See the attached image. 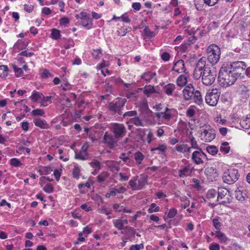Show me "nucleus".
Masks as SVG:
<instances>
[{"mask_svg":"<svg viewBox=\"0 0 250 250\" xmlns=\"http://www.w3.org/2000/svg\"><path fill=\"white\" fill-rule=\"evenodd\" d=\"M239 76L229 68V65H224L220 69L218 79L223 86H229L234 83Z\"/></svg>","mask_w":250,"mask_h":250,"instance_id":"f257e3e1","label":"nucleus"},{"mask_svg":"<svg viewBox=\"0 0 250 250\" xmlns=\"http://www.w3.org/2000/svg\"><path fill=\"white\" fill-rule=\"evenodd\" d=\"M208 61L212 64L217 63L220 60V49L215 44L210 45L207 49Z\"/></svg>","mask_w":250,"mask_h":250,"instance_id":"f03ea898","label":"nucleus"},{"mask_svg":"<svg viewBox=\"0 0 250 250\" xmlns=\"http://www.w3.org/2000/svg\"><path fill=\"white\" fill-rule=\"evenodd\" d=\"M238 170L230 168L225 171L222 177L223 182L227 184L231 185L235 183L239 178Z\"/></svg>","mask_w":250,"mask_h":250,"instance_id":"7ed1b4c3","label":"nucleus"},{"mask_svg":"<svg viewBox=\"0 0 250 250\" xmlns=\"http://www.w3.org/2000/svg\"><path fill=\"white\" fill-rule=\"evenodd\" d=\"M216 76V71L211 70L210 68H206L204 69L202 74V81L203 83L206 85L212 84Z\"/></svg>","mask_w":250,"mask_h":250,"instance_id":"20e7f679","label":"nucleus"},{"mask_svg":"<svg viewBox=\"0 0 250 250\" xmlns=\"http://www.w3.org/2000/svg\"><path fill=\"white\" fill-rule=\"evenodd\" d=\"M220 93L216 89L208 91L205 97L206 103L210 106H215L217 104Z\"/></svg>","mask_w":250,"mask_h":250,"instance_id":"39448f33","label":"nucleus"},{"mask_svg":"<svg viewBox=\"0 0 250 250\" xmlns=\"http://www.w3.org/2000/svg\"><path fill=\"white\" fill-rule=\"evenodd\" d=\"M111 129L116 138L123 137L126 134V129L122 124L113 123L111 125Z\"/></svg>","mask_w":250,"mask_h":250,"instance_id":"423d86ee","label":"nucleus"},{"mask_svg":"<svg viewBox=\"0 0 250 250\" xmlns=\"http://www.w3.org/2000/svg\"><path fill=\"white\" fill-rule=\"evenodd\" d=\"M229 68L232 71L236 73L239 77H241L242 74H244L245 70L246 68V65L244 62H233L230 65H229Z\"/></svg>","mask_w":250,"mask_h":250,"instance_id":"0eeeda50","label":"nucleus"},{"mask_svg":"<svg viewBox=\"0 0 250 250\" xmlns=\"http://www.w3.org/2000/svg\"><path fill=\"white\" fill-rule=\"evenodd\" d=\"M118 138L113 136L107 132L105 133L103 138V143L110 149H112L118 146Z\"/></svg>","mask_w":250,"mask_h":250,"instance_id":"6e6552de","label":"nucleus"},{"mask_svg":"<svg viewBox=\"0 0 250 250\" xmlns=\"http://www.w3.org/2000/svg\"><path fill=\"white\" fill-rule=\"evenodd\" d=\"M126 100L125 99H119L115 102H112L109 104L108 108L110 110L120 113L122 108L125 105Z\"/></svg>","mask_w":250,"mask_h":250,"instance_id":"1a4fd4ad","label":"nucleus"},{"mask_svg":"<svg viewBox=\"0 0 250 250\" xmlns=\"http://www.w3.org/2000/svg\"><path fill=\"white\" fill-rule=\"evenodd\" d=\"M215 137V131L211 128L205 129L201 133V139L206 142H211Z\"/></svg>","mask_w":250,"mask_h":250,"instance_id":"9d476101","label":"nucleus"},{"mask_svg":"<svg viewBox=\"0 0 250 250\" xmlns=\"http://www.w3.org/2000/svg\"><path fill=\"white\" fill-rule=\"evenodd\" d=\"M196 91L192 84L187 85L183 90L184 99L188 101L192 99Z\"/></svg>","mask_w":250,"mask_h":250,"instance_id":"9b49d317","label":"nucleus"},{"mask_svg":"<svg viewBox=\"0 0 250 250\" xmlns=\"http://www.w3.org/2000/svg\"><path fill=\"white\" fill-rule=\"evenodd\" d=\"M206 155L199 149L195 151L192 155V160L196 164H200L203 163V159H205Z\"/></svg>","mask_w":250,"mask_h":250,"instance_id":"f8f14e48","label":"nucleus"},{"mask_svg":"<svg viewBox=\"0 0 250 250\" xmlns=\"http://www.w3.org/2000/svg\"><path fill=\"white\" fill-rule=\"evenodd\" d=\"M88 146L85 144L83 146L81 150L75 154V158L81 160H85L88 158V154L87 152Z\"/></svg>","mask_w":250,"mask_h":250,"instance_id":"ddd939ff","label":"nucleus"},{"mask_svg":"<svg viewBox=\"0 0 250 250\" xmlns=\"http://www.w3.org/2000/svg\"><path fill=\"white\" fill-rule=\"evenodd\" d=\"M185 71L184 62L182 60L177 61L173 65V75L174 72L177 73H182Z\"/></svg>","mask_w":250,"mask_h":250,"instance_id":"4468645a","label":"nucleus"},{"mask_svg":"<svg viewBox=\"0 0 250 250\" xmlns=\"http://www.w3.org/2000/svg\"><path fill=\"white\" fill-rule=\"evenodd\" d=\"M192 172V168L189 166H186L180 169L177 172V174L174 173L175 176H178L180 177H184L190 175Z\"/></svg>","mask_w":250,"mask_h":250,"instance_id":"2eb2a0df","label":"nucleus"},{"mask_svg":"<svg viewBox=\"0 0 250 250\" xmlns=\"http://www.w3.org/2000/svg\"><path fill=\"white\" fill-rule=\"evenodd\" d=\"M35 125L42 129H47L49 125L44 120L41 118H35L33 121Z\"/></svg>","mask_w":250,"mask_h":250,"instance_id":"dca6fc26","label":"nucleus"},{"mask_svg":"<svg viewBox=\"0 0 250 250\" xmlns=\"http://www.w3.org/2000/svg\"><path fill=\"white\" fill-rule=\"evenodd\" d=\"M182 218L183 215L177 214V210L173 208V225H179Z\"/></svg>","mask_w":250,"mask_h":250,"instance_id":"f3484780","label":"nucleus"},{"mask_svg":"<svg viewBox=\"0 0 250 250\" xmlns=\"http://www.w3.org/2000/svg\"><path fill=\"white\" fill-rule=\"evenodd\" d=\"M213 234L218 238L221 243L226 244L227 242L229 240V239L227 237V236L220 230L215 231Z\"/></svg>","mask_w":250,"mask_h":250,"instance_id":"a211bd4d","label":"nucleus"},{"mask_svg":"<svg viewBox=\"0 0 250 250\" xmlns=\"http://www.w3.org/2000/svg\"><path fill=\"white\" fill-rule=\"evenodd\" d=\"M168 110L167 107H166L164 111L161 112H157L155 113V115L158 118H164L165 120L168 121L171 118V115L170 114H167L166 113V112Z\"/></svg>","mask_w":250,"mask_h":250,"instance_id":"6ab92c4d","label":"nucleus"},{"mask_svg":"<svg viewBox=\"0 0 250 250\" xmlns=\"http://www.w3.org/2000/svg\"><path fill=\"white\" fill-rule=\"evenodd\" d=\"M187 82V79L186 77L183 74L180 75L178 76L176 80L177 86L183 87L185 85Z\"/></svg>","mask_w":250,"mask_h":250,"instance_id":"aec40b11","label":"nucleus"},{"mask_svg":"<svg viewBox=\"0 0 250 250\" xmlns=\"http://www.w3.org/2000/svg\"><path fill=\"white\" fill-rule=\"evenodd\" d=\"M206 172L207 175L209 176L211 180L215 179L218 176V173L216 169L212 167L208 168Z\"/></svg>","mask_w":250,"mask_h":250,"instance_id":"412c9836","label":"nucleus"},{"mask_svg":"<svg viewBox=\"0 0 250 250\" xmlns=\"http://www.w3.org/2000/svg\"><path fill=\"white\" fill-rule=\"evenodd\" d=\"M81 22L82 25L87 29H89L92 27V20L90 17L82 20Z\"/></svg>","mask_w":250,"mask_h":250,"instance_id":"4be33fe9","label":"nucleus"},{"mask_svg":"<svg viewBox=\"0 0 250 250\" xmlns=\"http://www.w3.org/2000/svg\"><path fill=\"white\" fill-rule=\"evenodd\" d=\"M241 127L245 129L250 128V114L246 118L241 120L240 122Z\"/></svg>","mask_w":250,"mask_h":250,"instance_id":"5701e85b","label":"nucleus"},{"mask_svg":"<svg viewBox=\"0 0 250 250\" xmlns=\"http://www.w3.org/2000/svg\"><path fill=\"white\" fill-rule=\"evenodd\" d=\"M192 99L193 100L194 103L199 105L203 103V99L202 96L201 95L200 92L198 90H196L195 92Z\"/></svg>","mask_w":250,"mask_h":250,"instance_id":"b1692460","label":"nucleus"},{"mask_svg":"<svg viewBox=\"0 0 250 250\" xmlns=\"http://www.w3.org/2000/svg\"><path fill=\"white\" fill-rule=\"evenodd\" d=\"M137 90L127 91L125 96L131 101H135L137 99Z\"/></svg>","mask_w":250,"mask_h":250,"instance_id":"393cba45","label":"nucleus"},{"mask_svg":"<svg viewBox=\"0 0 250 250\" xmlns=\"http://www.w3.org/2000/svg\"><path fill=\"white\" fill-rule=\"evenodd\" d=\"M206 58L205 57H202L198 61L195 68L204 71V69L208 68V67L206 66Z\"/></svg>","mask_w":250,"mask_h":250,"instance_id":"a878e982","label":"nucleus"},{"mask_svg":"<svg viewBox=\"0 0 250 250\" xmlns=\"http://www.w3.org/2000/svg\"><path fill=\"white\" fill-rule=\"evenodd\" d=\"M175 149L177 151L181 153H184L186 151L189 152L190 151V147L186 144L177 145L175 146Z\"/></svg>","mask_w":250,"mask_h":250,"instance_id":"bb28decb","label":"nucleus"},{"mask_svg":"<svg viewBox=\"0 0 250 250\" xmlns=\"http://www.w3.org/2000/svg\"><path fill=\"white\" fill-rule=\"evenodd\" d=\"M128 122L133 124L137 126H144V124L142 121L138 116L135 117L130 118Z\"/></svg>","mask_w":250,"mask_h":250,"instance_id":"cd10ccee","label":"nucleus"},{"mask_svg":"<svg viewBox=\"0 0 250 250\" xmlns=\"http://www.w3.org/2000/svg\"><path fill=\"white\" fill-rule=\"evenodd\" d=\"M235 196L236 198L239 201H243L245 199V197L246 195L245 191L237 188L235 191Z\"/></svg>","mask_w":250,"mask_h":250,"instance_id":"c85d7f7f","label":"nucleus"},{"mask_svg":"<svg viewBox=\"0 0 250 250\" xmlns=\"http://www.w3.org/2000/svg\"><path fill=\"white\" fill-rule=\"evenodd\" d=\"M9 73V69L7 66L5 65H0V77L5 78Z\"/></svg>","mask_w":250,"mask_h":250,"instance_id":"c756f323","label":"nucleus"},{"mask_svg":"<svg viewBox=\"0 0 250 250\" xmlns=\"http://www.w3.org/2000/svg\"><path fill=\"white\" fill-rule=\"evenodd\" d=\"M156 73L152 72H146L144 73L141 76L142 79H144L147 83L149 82L155 76Z\"/></svg>","mask_w":250,"mask_h":250,"instance_id":"7c9ffc66","label":"nucleus"},{"mask_svg":"<svg viewBox=\"0 0 250 250\" xmlns=\"http://www.w3.org/2000/svg\"><path fill=\"white\" fill-rule=\"evenodd\" d=\"M42 98V93L33 91L30 97L31 100L34 102H37Z\"/></svg>","mask_w":250,"mask_h":250,"instance_id":"2f4dec72","label":"nucleus"},{"mask_svg":"<svg viewBox=\"0 0 250 250\" xmlns=\"http://www.w3.org/2000/svg\"><path fill=\"white\" fill-rule=\"evenodd\" d=\"M155 92L154 88L151 86H146L144 88V93L147 95V97Z\"/></svg>","mask_w":250,"mask_h":250,"instance_id":"473e14b6","label":"nucleus"},{"mask_svg":"<svg viewBox=\"0 0 250 250\" xmlns=\"http://www.w3.org/2000/svg\"><path fill=\"white\" fill-rule=\"evenodd\" d=\"M134 159L136 163L140 165L144 159V155L140 152H137L134 153Z\"/></svg>","mask_w":250,"mask_h":250,"instance_id":"72a5a7b5","label":"nucleus"},{"mask_svg":"<svg viewBox=\"0 0 250 250\" xmlns=\"http://www.w3.org/2000/svg\"><path fill=\"white\" fill-rule=\"evenodd\" d=\"M81 169L80 167L77 164H75L73 169L72 174L74 178H79L80 175Z\"/></svg>","mask_w":250,"mask_h":250,"instance_id":"f704fd0d","label":"nucleus"},{"mask_svg":"<svg viewBox=\"0 0 250 250\" xmlns=\"http://www.w3.org/2000/svg\"><path fill=\"white\" fill-rule=\"evenodd\" d=\"M230 147L229 146V143L227 142H224L221 144L220 146V151L224 153H228L229 151Z\"/></svg>","mask_w":250,"mask_h":250,"instance_id":"c9c22d12","label":"nucleus"},{"mask_svg":"<svg viewBox=\"0 0 250 250\" xmlns=\"http://www.w3.org/2000/svg\"><path fill=\"white\" fill-rule=\"evenodd\" d=\"M217 197L222 199L229 192L228 188H218Z\"/></svg>","mask_w":250,"mask_h":250,"instance_id":"e433bc0d","label":"nucleus"},{"mask_svg":"<svg viewBox=\"0 0 250 250\" xmlns=\"http://www.w3.org/2000/svg\"><path fill=\"white\" fill-rule=\"evenodd\" d=\"M60 31L56 29H52L51 32V37L54 40H58L60 38Z\"/></svg>","mask_w":250,"mask_h":250,"instance_id":"4c0bfd02","label":"nucleus"},{"mask_svg":"<svg viewBox=\"0 0 250 250\" xmlns=\"http://www.w3.org/2000/svg\"><path fill=\"white\" fill-rule=\"evenodd\" d=\"M31 113L33 116H43L45 114V112L43 109H42L40 108H37V109L32 110Z\"/></svg>","mask_w":250,"mask_h":250,"instance_id":"58836bf2","label":"nucleus"},{"mask_svg":"<svg viewBox=\"0 0 250 250\" xmlns=\"http://www.w3.org/2000/svg\"><path fill=\"white\" fill-rule=\"evenodd\" d=\"M187 116L189 118L193 117L195 114V107L193 106H190L186 112Z\"/></svg>","mask_w":250,"mask_h":250,"instance_id":"ea45409f","label":"nucleus"},{"mask_svg":"<svg viewBox=\"0 0 250 250\" xmlns=\"http://www.w3.org/2000/svg\"><path fill=\"white\" fill-rule=\"evenodd\" d=\"M114 226L118 229H122L123 228V221L121 219H117L113 221Z\"/></svg>","mask_w":250,"mask_h":250,"instance_id":"a19ab883","label":"nucleus"},{"mask_svg":"<svg viewBox=\"0 0 250 250\" xmlns=\"http://www.w3.org/2000/svg\"><path fill=\"white\" fill-rule=\"evenodd\" d=\"M206 149H207V151L209 154H211L212 155H215L218 151V149H217V147L215 146H207L206 148Z\"/></svg>","mask_w":250,"mask_h":250,"instance_id":"79ce46f5","label":"nucleus"},{"mask_svg":"<svg viewBox=\"0 0 250 250\" xmlns=\"http://www.w3.org/2000/svg\"><path fill=\"white\" fill-rule=\"evenodd\" d=\"M108 176V174L107 172H103L97 177L98 181L100 183L103 182Z\"/></svg>","mask_w":250,"mask_h":250,"instance_id":"37998d69","label":"nucleus"},{"mask_svg":"<svg viewBox=\"0 0 250 250\" xmlns=\"http://www.w3.org/2000/svg\"><path fill=\"white\" fill-rule=\"evenodd\" d=\"M145 34L148 38H153L155 36V34L154 32L151 31L148 27H146L144 29Z\"/></svg>","mask_w":250,"mask_h":250,"instance_id":"c03bdc74","label":"nucleus"},{"mask_svg":"<svg viewBox=\"0 0 250 250\" xmlns=\"http://www.w3.org/2000/svg\"><path fill=\"white\" fill-rule=\"evenodd\" d=\"M123 116L124 118L127 117L133 118L137 116V112L135 110L129 111L125 113Z\"/></svg>","mask_w":250,"mask_h":250,"instance_id":"a18cd8bd","label":"nucleus"},{"mask_svg":"<svg viewBox=\"0 0 250 250\" xmlns=\"http://www.w3.org/2000/svg\"><path fill=\"white\" fill-rule=\"evenodd\" d=\"M203 71V70L195 68L193 73L194 78L196 80L199 79L201 76L202 77Z\"/></svg>","mask_w":250,"mask_h":250,"instance_id":"49530a36","label":"nucleus"},{"mask_svg":"<svg viewBox=\"0 0 250 250\" xmlns=\"http://www.w3.org/2000/svg\"><path fill=\"white\" fill-rule=\"evenodd\" d=\"M10 164L14 167H20L22 165L21 162L17 158H12L10 160Z\"/></svg>","mask_w":250,"mask_h":250,"instance_id":"de8ad7c7","label":"nucleus"},{"mask_svg":"<svg viewBox=\"0 0 250 250\" xmlns=\"http://www.w3.org/2000/svg\"><path fill=\"white\" fill-rule=\"evenodd\" d=\"M99 212L101 213L108 215L111 213V210L108 208L106 206H103L99 209Z\"/></svg>","mask_w":250,"mask_h":250,"instance_id":"09e8293b","label":"nucleus"},{"mask_svg":"<svg viewBox=\"0 0 250 250\" xmlns=\"http://www.w3.org/2000/svg\"><path fill=\"white\" fill-rule=\"evenodd\" d=\"M160 208L159 207H156V204L152 203L150 205L148 211L149 213H151L154 212H158Z\"/></svg>","mask_w":250,"mask_h":250,"instance_id":"8fccbe9b","label":"nucleus"},{"mask_svg":"<svg viewBox=\"0 0 250 250\" xmlns=\"http://www.w3.org/2000/svg\"><path fill=\"white\" fill-rule=\"evenodd\" d=\"M153 134L150 130H149L148 133L147 134L146 139H144L142 138V140L144 141H146L148 144H150L152 140H153Z\"/></svg>","mask_w":250,"mask_h":250,"instance_id":"3c124183","label":"nucleus"},{"mask_svg":"<svg viewBox=\"0 0 250 250\" xmlns=\"http://www.w3.org/2000/svg\"><path fill=\"white\" fill-rule=\"evenodd\" d=\"M102 55V51L101 49H97L94 50L92 52V56L96 59H99Z\"/></svg>","mask_w":250,"mask_h":250,"instance_id":"603ef678","label":"nucleus"},{"mask_svg":"<svg viewBox=\"0 0 250 250\" xmlns=\"http://www.w3.org/2000/svg\"><path fill=\"white\" fill-rule=\"evenodd\" d=\"M212 223L215 228L218 230L221 228V224L219 222L218 218H214L212 220Z\"/></svg>","mask_w":250,"mask_h":250,"instance_id":"864d4df0","label":"nucleus"},{"mask_svg":"<svg viewBox=\"0 0 250 250\" xmlns=\"http://www.w3.org/2000/svg\"><path fill=\"white\" fill-rule=\"evenodd\" d=\"M89 16L84 12H81L79 15L76 16L77 19H80L81 21L89 17Z\"/></svg>","mask_w":250,"mask_h":250,"instance_id":"5fc2aeb1","label":"nucleus"},{"mask_svg":"<svg viewBox=\"0 0 250 250\" xmlns=\"http://www.w3.org/2000/svg\"><path fill=\"white\" fill-rule=\"evenodd\" d=\"M90 166L93 168L97 169L98 170H99L101 168V164L100 162L97 160H94L91 162L90 163Z\"/></svg>","mask_w":250,"mask_h":250,"instance_id":"6e6d98bb","label":"nucleus"},{"mask_svg":"<svg viewBox=\"0 0 250 250\" xmlns=\"http://www.w3.org/2000/svg\"><path fill=\"white\" fill-rule=\"evenodd\" d=\"M188 22V19L182 18L180 20H176L175 21V23L176 24H179V26L180 27L186 24Z\"/></svg>","mask_w":250,"mask_h":250,"instance_id":"4d7b16f0","label":"nucleus"},{"mask_svg":"<svg viewBox=\"0 0 250 250\" xmlns=\"http://www.w3.org/2000/svg\"><path fill=\"white\" fill-rule=\"evenodd\" d=\"M180 199L181 201L183 202V203L181 205L182 208H186L189 205V201L186 197H181Z\"/></svg>","mask_w":250,"mask_h":250,"instance_id":"13d9d810","label":"nucleus"},{"mask_svg":"<svg viewBox=\"0 0 250 250\" xmlns=\"http://www.w3.org/2000/svg\"><path fill=\"white\" fill-rule=\"evenodd\" d=\"M14 70L16 76L18 77H21L23 75V71L20 68L17 67L16 66H13Z\"/></svg>","mask_w":250,"mask_h":250,"instance_id":"bf43d9fd","label":"nucleus"},{"mask_svg":"<svg viewBox=\"0 0 250 250\" xmlns=\"http://www.w3.org/2000/svg\"><path fill=\"white\" fill-rule=\"evenodd\" d=\"M190 143L191 146L190 147V149L191 148H194V149H198L199 146L197 144V143L196 141L195 140V138L193 137H192L190 138Z\"/></svg>","mask_w":250,"mask_h":250,"instance_id":"052dcab7","label":"nucleus"},{"mask_svg":"<svg viewBox=\"0 0 250 250\" xmlns=\"http://www.w3.org/2000/svg\"><path fill=\"white\" fill-rule=\"evenodd\" d=\"M144 246L143 244L131 245L130 247V250H140L143 249Z\"/></svg>","mask_w":250,"mask_h":250,"instance_id":"680f3d73","label":"nucleus"},{"mask_svg":"<svg viewBox=\"0 0 250 250\" xmlns=\"http://www.w3.org/2000/svg\"><path fill=\"white\" fill-rule=\"evenodd\" d=\"M62 172V169L61 168L56 169L54 171L53 174L57 181H58L60 179V177L61 175Z\"/></svg>","mask_w":250,"mask_h":250,"instance_id":"e2e57ef3","label":"nucleus"},{"mask_svg":"<svg viewBox=\"0 0 250 250\" xmlns=\"http://www.w3.org/2000/svg\"><path fill=\"white\" fill-rule=\"evenodd\" d=\"M109 65V63L108 62L103 61V62L101 63H100L97 65V68L98 69L102 70L104 67L108 66Z\"/></svg>","mask_w":250,"mask_h":250,"instance_id":"0e129e2a","label":"nucleus"},{"mask_svg":"<svg viewBox=\"0 0 250 250\" xmlns=\"http://www.w3.org/2000/svg\"><path fill=\"white\" fill-rule=\"evenodd\" d=\"M166 149V146L165 145H160L158 147L152 148L151 151H154L156 150H159L161 152H163Z\"/></svg>","mask_w":250,"mask_h":250,"instance_id":"69168bd1","label":"nucleus"},{"mask_svg":"<svg viewBox=\"0 0 250 250\" xmlns=\"http://www.w3.org/2000/svg\"><path fill=\"white\" fill-rule=\"evenodd\" d=\"M204 1L205 4L211 6L216 4L219 0H204Z\"/></svg>","mask_w":250,"mask_h":250,"instance_id":"338daca9","label":"nucleus"},{"mask_svg":"<svg viewBox=\"0 0 250 250\" xmlns=\"http://www.w3.org/2000/svg\"><path fill=\"white\" fill-rule=\"evenodd\" d=\"M220 245L218 244H211L209 246V250H220Z\"/></svg>","mask_w":250,"mask_h":250,"instance_id":"774afa93","label":"nucleus"}]
</instances>
